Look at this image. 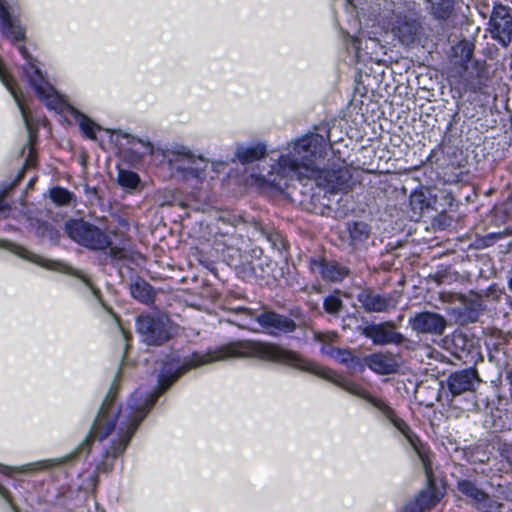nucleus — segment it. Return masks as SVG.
<instances>
[{
  "label": "nucleus",
  "mask_w": 512,
  "mask_h": 512,
  "mask_svg": "<svg viewBox=\"0 0 512 512\" xmlns=\"http://www.w3.org/2000/svg\"><path fill=\"white\" fill-rule=\"evenodd\" d=\"M320 274L324 280L337 282L343 280L347 274V268L335 262H319Z\"/></svg>",
  "instance_id": "nucleus-21"
},
{
  "label": "nucleus",
  "mask_w": 512,
  "mask_h": 512,
  "mask_svg": "<svg viewBox=\"0 0 512 512\" xmlns=\"http://www.w3.org/2000/svg\"><path fill=\"white\" fill-rule=\"evenodd\" d=\"M321 353L331 357L338 363L345 365L351 371L363 372L365 369L363 361L359 357L355 356L349 349L322 346Z\"/></svg>",
  "instance_id": "nucleus-18"
},
{
  "label": "nucleus",
  "mask_w": 512,
  "mask_h": 512,
  "mask_svg": "<svg viewBox=\"0 0 512 512\" xmlns=\"http://www.w3.org/2000/svg\"><path fill=\"white\" fill-rule=\"evenodd\" d=\"M0 33L13 44L25 38V28L19 20V12L5 0H0Z\"/></svg>",
  "instance_id": "nucleus-12"
},
{
  "label": "nucleus",
  "mask_w": 512,
  "mask_h": 512,
  "mask_svg": "<svg viewBox=\"0 0 512 512\" xmlns=\"http://www.w3.org/2000/svg\"><path fill=\"white\" fill-rule=\"evenodd\" d=\"M128 144L130 150L136 155L137 158H143L146 155H152L154 160H157L161 156V149H155L152 143L147 139H141L138 137H129Z\"/></svg>",
  "instance_id": "nucleus-20"
},
{
  "label": "nucleus",
  "mask_w": 512,
  "mask_h": 512,
  "mask_svg": "<svg viewBox=\"0 0 512 512\" xmlns=\"http://www.w3.org/2000/svg\"><path fill=\"white\" fill-rule=\"evenodd\" d=\"M453 50L455 55H460L461 60L447 70V81L452 89H457L461 93L460 90L466 86L465 74L473 55L474 46L469 42H460L453 47Z\"/></svg>",
  "instance_id": "nucleus-11"
},
{
  "label": "nucleus",
  "mask_w": 512,
  "mask_h": 512,
  "mask_svg": "<svg viewBox=\"0 0 512 512\" xmlns=\"http://www.w3.org/2000/svg\"><path fill=\"white\" fill-rule=\"evenodd\" d=\"M331 147L329 137L318 133L305 134L288 144V152L264 172H253L249 183L258 189L284 190L294 179H315L317 184L329 192L344 191L352 179L351 170L343 163L330 169H320Z\"/></svg>",
  "instance_id": "nucleus-2"
},
{
  "label": "nucleus",
  "mask_w": 512,
  "mask_h": 512,
  "mask_svg": "<svg viewBox=\"0 0 512 512\" xmlns=\"http://www.w3.org/2000/svg\"><path fill=\"white\" fill-rule=\"evenodd\" d=\"M4 195H5V191L0 190V212L3 211L6 207V205L4 203Z\"/></svg>",
  "instance_id": "nucleus-33"
},
{
  "label": "nucleus",
  "mask_w": 512,
  "mask_h": 512,
  "mask_svg": "<svg viewBox=\"0 0 512 512\" xmlns=\"http://www.w3.org/2000/svg\"><path fill=\"white\" fill-rule=\"evenodd\" d=\"M337 337V334L335 332H328V333H316L315 338L318 341L325 342V341H334V339Z\"/></svg>",
  "instance_id": "nucleus-32"
},
{
  "label": "nucleus",
  "mask_w": 512,
  "mask_h": 512,
  "mask_svg": "<svg viewBox=\"0 0 512 512\" xmlns=\"http://www.w3.org/2000/svg\"><path fill=\"white\" fill-rule=\"evenodd\" d=\"M357 299L366 312H386L396 306L390 295L377 294L369 290L359 293Z\"/></svg>",
  "instance_id": "nucleus-17"
},
{
  "label": "nucleus",
  "mask_w": 512,
  "mask_h": 512,
  "mask_svg": "<svg viewBox=\"0 0 512 512\" xmlns=\"http://www.w3.org/2000/svg\"><path fill=\"white\" fill-rule=\"evenodd\" d=\"M477 371L474 368H466L450 374L447 380L449 391L457 396L465 392L474 391L475 384L479 383Z\"/></svg>",
  "instance_id": "nucleus-15"
},
{
  "label": "nucleus",
  "mask_w": 512,
  "mask_h": 512,
  "mask_svg": "<svg viewBox=\"0 0 512 512\" xmlns=\"http://www.w3.org/2000/svg\"><path fill=\"white\" fill-rule=\"evenodd\" d=\"M250 324H251L250 322H247V323L243 324V326H246L247 328H251Z\"/></svg>",
  "instance_id": "nucleus-36"
},
{
  "label": "nucleus",
  "mask_w": 512,
  "mask_h": 512,
  "mask_svg": "<svg viewBox=\"0 0 512 512\" xmlns=\"http://www.w3.org/2000/svg\"><path fill=\"white\" fill-rule=\"evenodd\" d=\"M10 250L14 254L18 255L19 257L26 259L30 262L36 263L37 265H39L41 267H44V268H47L50 270L59 271V272L69 274V275L79 278L85 284V286L92 292V294L96 298H98V289H96L93 286L89 277L87 275H85L82 271L76 270L60 261L45 259L39 255H36V254L28 251L26 248L18 246V245L11 244Z\"/></svg>",
  "instance_id": "nucleus-8"
},
{
  "label": "nucleus",
  "mask_w": 512,
  "mask_h": 512,
  "mask_svg": "<svg viewBox=\"0 0 512 512\" xmlns=\"http://www.w3.org/2000/svg\"><path fill=\"white\" fill-rule=\"evenodd\" d=\"M130 292L132 297L141 303L151 304L154 301L155 293L153 287L143 280L131 284Z\"/></svg>",
  "instance_id": "nucleus-22"
},
{
  "label": "nucleus",
  "mask_w": 512,
  "mask_h": 512,
  "mask_svg": "<svg viewBox=\"0 0 512 512\" xmlns=\"http://www.w3.org/2000/svg\"><path fill=\"white\" fill-rule=\"evenodd\" d=\"M388 327L394 328V324L392 322L385 324H370L363 328L362 334L371 339L375 345L384 346L388 344H402L405 339L404 335L400 332L388 329Z\"/></svg>",
  "instance_id": "nucleus-14"
},
{
  "label": "nucleus",
  "mask_w": 512,
  "mask_h": 512,
  "mask_svg": "<svg viewBox=\"0 0 512 512\" xmlns=\"http://www.w3.org/2000/svg\"><path fill=\"white\" fill-rule=\"evenodd\" d=\"M410 205L414 211L423 212L429 207V200L422 190H415L410 195Z\"/></svg>",
  "instance_id": "nucleus-28"
},
{
  "label": "nucleus",
  "mask_w": 512,
  "mask_h": 512,
  "mask_svg": "<svg viewBox=\"0 0 512 512\" xmlns=\"http://www.w3.org/2000/svg\"><path fill=\"white\" fill-rule=\"evenodd\" d=\"M508 287L512 291V276L508 280Z\"/></svg>",
  "instance_id": "nucleus-35"
},
{
  "label": "nucleus",
  "mask_w": 512,
  "mask_h": 512,
  "mask_svg": "<svg viewBox=\"0 0 512 512\" xmlns=\"http://www.w3.org/2000/svg\"><path fill=\"white\" fill-rule=\"evenodd\" d=\"M117 181L125 189H135L140 183L139 175L131 170L120 169L118 171Z\"/></svg>",
  "instance_id": "nucleus-26"
},
{
  "label": "nucleus",
  "mask_w": 512,
  "mask_h": 512,
  "mask_svg": "<svg viewBox=\"0 0 512 512\" xmlns=\"http://www.w3.org/2000/svg\"><path fill=\"white\" fill-rule=\"evenodd\" d=\"M353 46L358 50L360 47H359V41L354 39L353 40Z\"/></svg>",
  "instance_id": "nucleus-34"
},
{
  "label": "nucleus",
  "mask_w": 512,
  "mask_h": 512,
  "mask_svg": "<svg viewBox=\"0 0 512 512\" xmlns=\"http://www.w3.org/2000/svg\"><path fill=\"white\" fill-rule=\"evenodd\" d=\"M136 329L144 342L160 345L171 337L172 323L165 314H146L137 318Z\"/></svg>",
  "instance_id": "nucleus-7"
},
{
  "label": "nucleus",
  "mask_w": 512,
  "mask_h": 512,
  "mask_svg": "<svg viewBox=\"0 0 512 512\" xmlns=\"http://www.w3.org/2000/svg\"><path fill=\"white\" fill-rule=\"evenodd\" d=\"M487 30L492 39L507 47L512 41V9L501 3L494 4Z\"/></svg>",
  "instance_id": "nucleus-9"
},
{
  "label": "nucleus",
  "mask_w": 512,
  "mask_h": 512,
  "mask_svg": "<svg viewBox=\"0 0 512 512\" xmlns=\"http://www.w3.org/2000/svg\"><path fill=\"white\" fill-rule=\"evenodd\" d=\"M413 331L421 334L442 335L446 329L447 321L439 313L423 311L416 313L409 319Z\"/></svg>",
  "instance_id": "nucleus-13"
},
{
  "label": "nucleus",
  "mask_w": 512,
  "mask_h": 512,
  "mask_svg": "<svg viewBox=\"0 0 512 512\" xmlns=\"http://www.w3.org/2000/svg\"><path fill=\"white\" fill-rule=\"evenodd\" d=\"M266 153V145L257 142L250 145H238L235 150V157L240 163L249 164L263 158Z\"/></svg>",
  "instance_id": "nucleus-19"
},
{
  "label": "nucleus",
  "mask_w": 512,
  "mask_h": 512,
  "mask_svg": "<svg viewBox=\"0 0 512 512\" xmlns=\"http://www.w3.org/2000/svg\"><path fill=\"white\" fill-rule=\"evenodd\" d=\"M18 51L25 59L23 64V74L29 85L33 88L35 94L44 105L59 114H67L78 123L81 133L90 140L96 139V132L100 126L85 114L71 106L66 99L59 94L55 88L47 81L36 60L29 54L24 45L18 46Z\"/></svg>",
  "instance_id": "nucleus-3"
},
{
  "label": "nucleus",
  "mask_w": 512,
  "mask_h": 512,
  "mask_svg": "<svg viewBox=\"0 0 512 512\" xmlns=\"http://www.w3.org/2000/svg\"><path fill=\"white\" fill-rule=\"evenodd\" d=\"M323 306L327 313L336 314L342 308V301L335 295H329L324 299Z\"/></svg>",
  "instance_id": "nucleus-30"
},
{
  "label": "nucleus",
  "mask_w": 512,
  "mask_h": 512,
  "mask_svg": "<svg viewBox=\"0 0 512 512\" xmlns=\"http://www.w3.org/2000/svg\"><path fill=\"white\" fill-rule=\"evenodd\" d=\"M242 311L249 316L250 321H256L265 333L272 336L290 333L296 328V324L291 318L273 311H265L258 315L247 308H243Z\"/></svg>",
  "instance_id": "nucleus-10"
},
{
  "label": "nucleus",
  "mask_w": 512,
  "mask_h": 512,
  "mask_svg": "<svg viewBox=\"0 0 512 512\" xmlns=\"http://www.w3.org/2000/svg\"><path fill=\"white\" fill-rule=\"evenodd\" d=\"M348 2H351V0H347Z\"/></svg>",
  "instance_id": "nucleus-37"
},
{
  "label": "nucleus",
  "mask_w": 512,
  "mask_h": 512,
  "mask_svg": "<svg viewBox=\"0 0 512 512\" xmlns=\"http://www.w3.org/2000/svg\"><path fill=\"white\" fill-rule=\"evenodd\" d=\"M363 364L370 370L380 375H388L398 370L397 358L392 353L377 352L364 358Z\"/></svg>",
  "instance_id": "nucleus-16"
},
{
  "label": "nucleus",
  "mask_w": 512,
  "mask_h": 512,
  "mask_svg": "<svg viewBox=\"0 0 512 512\" xmlns=\"http://www.w3.org/2000/svg\"><path fill=\"white\" fill-rule=\"evenodd\" d=\"M431 5V12L436 19L446 20L453 10V0H427Z\"/></svg>",
  "instance_id": "nucleus-24"
},
{
  "label": "nucleus",
  "mask_w": 512,
  "mask_h": 512,
  "mask_svg": "<svg viewBox=\"0 0 512 512\" xmlns=\"http://www.w3.org/2000/svg\"><path fill=\"white\" fill-rule=\"evenodd\" d=\"M65 231L73 241L91 250H105L111 245V239L104 231L83 219H70L65 224Z\"/></svg>",
  "instance_id": "nucleus-6"
},
{
  "label": "nucleus",
  "mask_w": 512,
  "mask_h": 512,
  "mask_svg": "<svg viewBox=\"0 0 512 512\" xmlns=\"http://www.w3.org/2000/svg\"><path fill=\"white\" fill-rule=\"evenodd\" d=\"M387 29L404 46H410L418 41L423 31L420 17L412 9L393 11Z\"/></svg>",
  "instance_id": "nucleus-5"
},
{
  "label": "nucleus",
  "mask_w": 512,
  "mask_h": 512,
  "mask_svg": "<svg viewBox=\"0 0 512 512\" xmlns=\"http://www.w3.org/2000/svg\"><path fill=\"white\" fill-rule=\"evenodd\" d=\"M238 357H253L260 360L272 361L312 373L336 384L350 394L366 400L407 439L418 455L424 468L427 486L405 504L403 512L429 511L433 509L444 497L445 488L437 486L429 455L424 449L419 437L410 429L409 425L402 418L398 417L394 409L390 407L386 401L371 395L361 384L352 381L329 368L307 360L297 352L287 350L273 344L255 341H238L224 345V360Z\"/></svg>",
  "instance_id": "nucleus-1"
},
{
  "label": "nucleus",
  "mask_w": 512,
  "mask_h": 512,
  "mask_svg": "<svg viewBox=\"0 0 512 512\" xmlns=\"http://www.w3.org/2000/svg\"><path fill=\"white\" fill-rule=\"evenodd\" d=\"M161 157L171 176L180 179H202L205 176L207 162L204 157L196 155L184 145L171 146L161 152Z\"/></svg>",
  "instance_id": "nucleus-4"
},
{
  "label": "nucleus",
  "mask_w": 512,
  "mask_h": 512,
  "mask_svg": "<svg viewBox=\"0 0 512 512\" xmlns=\"http://www.w3.org/2000/svg\"><path fill=\"white\" fill-rule=\"evenodd\" d=\"M348 232L352 242L362 243L368 239L370 229L364 222H353L348 225Z\"/></svg>",
  "instance_id": "nucleus-25"
},
{
  "label": "nucleus",
  "mask_w": 512,
  "mask_h": 512,
  "mask_svg": "<svg viewBox=\"0 0 512 512\" xmlns=\"http://www.w3.org/2000/svg\"><path fill=\"white\" fill-rule=\"evenodd\" d=\"M73 197V193L59 186L53 187L50 190L51 200L59 206L68 205L72 201Z\"/></svg>",
  "instance_id": "nucleus-27"
},
{
  "label": "nucleus",
  "mask_w": 512,
  "mask_h": 512,
  "mask_svg": "<svg viewBox=\"0 0 512 512\" xmlns=\"http://www.w3.org/2000/svg\"><path fill=\"white\" fill-rule=\"evenodd\" d=\"M503 507L502 503L491 499L487 494H485V499L477 504V508L482 512H501Z\"/></svg>",
  "instance_id": "nucleus-29"
},
{
  "label": "nucleus",
  "mask_w": 512,
  "mask_h": 512,
  "mask_svg": "<svg viewBox=\"0 0 512 512\" xmlns=\"http://www.w3.org/2000/svg\"><path fill=\"white\" fill-rule=\"evenodd\" d=\"M457 489L465 496L470 498L476 505L485 499V492L479 489L476 484L470 480L462 479L457 482Z\"/></svg>",
  "instance_id": "nucleus-23"
},
{
  "label": "nucleus",
  "mask_w": 512,
  "mask_h": 512,
  "mask_svg": "<svg viewBox=\"0 0 512 512\" xmlns=\"http://www.w3.org/2000/svg\"><path fill=\"white\" fill-rule=\"evenodd\" d=\"M72 457H73V455L69 454L62 458H55V459L39 461V462L34 463L33 465H34L35 469H37V470L47 469V468H50L53 466L61 465L65 462L69 461Z\"/></svg>",
  "instance_id": "nucleus-31"
}]
</instances>
